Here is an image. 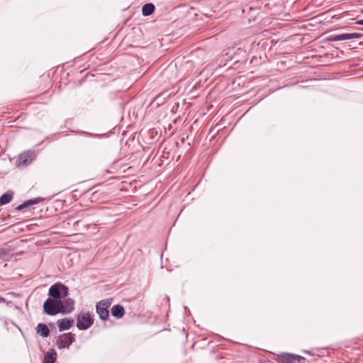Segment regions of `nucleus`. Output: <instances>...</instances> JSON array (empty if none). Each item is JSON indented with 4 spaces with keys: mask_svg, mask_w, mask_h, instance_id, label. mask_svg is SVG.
<instances>
[{
    "mask_svg": "<svg viewBox=\"0 0 363 363\" xmlns=\"http://www.w3.org/2000/svg\"><path fill=\"white\" fill-rule=\"evenodd\" d=\"M324 46L323 45H321V46H319V58H323V57L325 56L326 58H328V53L325 52L324 50Z\"/></svg>",
    "mask_w": 363,
    "mask_h": 363,
    "instance_id": "obj_18",
    "label": "nucleus"
},
{
    "mask_svg": "<svg viewBox=\"0 0 363 363\" xmlns=\"http://www.w3.org/2000/svg\"><path fill=\"white\" fill-rule=\"evenodd\" d=\"M57 359V352L54 350H50L44 355L43 363H55Z\"/></svg>",
    "mask_w": 363,
    "mask_h": 363,
    "instance_id": "obj_11",
    "label": "nucleus"
},
{
    "mask_svg": "<svg viewBox=\"0 0 363 363\" xmlns=\"http://www.w3.org/2000/svg\"><path fill=\"white\" fill-rule=\"evenodd\" d=\"M6 301L5 298L0 296V303H4Z\"/></svg>",
    "mask_w": 363,
    "mask_h": 363,
    "instance_id": "obj_22",
    "label": "nucleus"
},
{
    "mask_svg": "<svg viewBox=\"0 0 363 363\" xmlns=\"http://www.w3.org/2000/svg\"><path fill=\"white\" fill-rule=\"evenodd\" d=\"M43 200H44V199H43L41 197H38V198H35L33 199L27 200V201H24L23 203H21V205H18L16 208V211H22L32 205H35V204H37V203L41 202Z\"/></svg>",
    "mask_w": 363,
    "mask_h": 363,
    "instance_id": "obj_10",
    "label": "nucleus"
},
{
    "mask_svg": "<svg viewBox=\"0 0 363 363\" xmlns=\"http://www.w3.org/2000/svg\"><path fill=\"white\" fill-rule=\"evenodd\" d=\"M330 14V11L323 12L318 15L319 17V23H321L323 21L325 20L327 18V16Z\"/></svg>",
    "mask_w": 363,
    "mask_h": 363,
    "instance_id": "obj_19",
    "label": "nucleus"
},
{
    "mask_svg": "<svg viewBox=\"0 0 363 363\" xmlns=\"http://www.w3.org/2000/svg\"><path fill=\"white\" fill-rule=\"evenodd\" d=\"M357 24H359V25H363V19H362V20H359V21H357Z\"/></svg>",
    "mask_w": 363,
    "mask_h": 363,
    "instance_id": "obj_23",
    "label": "nucleus"
},
{
    "mask_svg": "<svg viewBox=\"0 0 363 363\" xmlns=\"http://www.w3.org/2000/svg\"><path fill=\"white\" fill-rule=\"evenodd\" d=\"M56 303V311L57 313L69 314V311H65L66 309L64 307L63 301L61 299L55 300Z\"/></svg>",
    "mask_w": 363,
    "mask_h": 363,
    "instance_id": "obj_16",
    "label": "nucleus"
},
{
    "mask_svg": "<svg viewBox=\"0 0 363 363\" xmlns=\"http://www.w3.org/2000/svg\"><path fill=\"white\" fill-rule=\"evenodd\" d=\"M65 311H69V313L72 312L74 309V301L72 298H67L63 301Z\"/></svg>",
    "mask_w": 363,
    "mask_h": 363,
    "instance_id": "obj_15",
    "label": "nucleus"
},
{
    "mask_svg": "<svg viewBox=\"0 0 363 363\" xmlns=\"http://www.w3.org/2000/svg\"><path fill=\"white\" fill-rule=\"evenodd\" d=\"M75 341V336L71 333H64L58 336L57 345L59 349L69 347Z\"/></svg>",
    "mask_w": 363,
    "mask_h": 363,
    "instance_id": "obj_4",
    "label": "nucleus"
},
{
    "mask_svg": "<svg viewBox=\"0 0 363 363\" xmlns=\"http://www.w3.org/2000/svg\"><path fill=\"white\" fill-rule=\"evenodd\" d=\"M324 58H325V57H323V58H319V66H326L330 64V62L325 61Z\"/></svg>",
    "mask_w": 363,
    "mask_h": 363,
    "instance_id": "obj_20",
    "label": "nucleus"
},
{
    "mask_svg": "<svg viewBox=\"0 0 363 363\" xmlns=\"http://www.w3.org/2000/svg\"><path fill=\"white\" fill-rule=\"evenodd\" d=\"M74 324V320L70 318H62L57 321V325L59 331L62 332L64 330H69Z\"/></svg>",
    "mask_w": 363,
    "mask_h": 363,
    "instance_id": "obj_9",
    "label": "nucleus"
},
{
    "mask_svg": "<svg viewBox=\"0 0 363 363\" xmlns=\"http://www.w3.org/2000/svg\"><path fill=\"white\" fill-rule=\"evenodd\" d=\"M111 314L116 318H121L125 314L124 308L121 305H114L111 308Z\"/></svg>",
    "mask_w": 363,
    "mask_h": 363,
    "instance_id": "obj_12",
    "label": "nucleus"
},
{
    "mask_svg": "<svg viewBox=\"0 0 363 363\" xmlns=\"http://www.w3.org/2000/svg\"><path fill=\"white\" fill-rule=\"evenodd\" d=\"M69 294L68 287L61 283L52 285L48 291V296L53 300L62 299Z\"/></svg>",
    "mask_w": 363,
    "mask_h": 363,
    "instance_id": "obj_1",
    "label": "nucleus"
},
{
    "mask_svg": "<svg viewBox=\"0 0 363 363\" xmlns=\"http://www.w3.org/2000/svg\"><path fill=\"white\" fill-rule=\"evenodd\" d=\"M35 152L33 151H28L23 153H21L18 160L17 162L18 165L27 166L31 163V162L34 160Z\"/></svg>",
    "mask_w": 363,
    "mask_h": 363,
    "instance_id": "obj_6",
    "label": "nucleus"
},
{
    "mask_svg": "<svg viewBox=\"0 0 363 363\" xmlns=\"http://www.w3.org/2000/svg\"><path fill=\"white\" fill-rule=\"evenodd\" d=\"M111 302V299H103L99 301L96 305V313L99 318L103 321L108 320L109 311L108 308L110 307Z\"/></svg>",
    "mask_w": 363,
    "mask_h": 363,
    "instance_id": "obj_2",
    "label": "nucleus"
},
{
    "mask_svg": "<svg viewBox=\"0 0 363 363\" xmlns=\"http://www.w3.org/2000/svg\"><path fill=\"white\" fill-rule=\"evenodd\" d=\"M316 79H311L310 80L306 81V83H315Z\"/></svg>",
    "mask_w": 363,
    "mask_h": 363,
    "instance_id": "obj_21",
    "label": "nucleus"
},
{
    "mask_svg": "<svg viewBox=\"0 0 363 363\" xmlns=\"http://www.w3.org/2000/svg\"><path fill=\"white\" fill-rule=\"evenodd\" d=\"M56 303L55 300L50 298L45 300L43 303V311L45 314L49 315H55L57 314L56 311Z\"/></svg>",
    "mask_w": 363,
    "mask_h": 363,
    "instance_id": "obj_7",
    "label": "nucleus"
},
{
    "mask_svg": "<svg viewBox=\"0 0 363 363\" xmlns=\"http://www.w3.org/2000/svg\"><path fill=\"white\" fill-rule=\"evenodd\" d=\"M303 357L299 355L289 353H283L276 358L278 363H300Z\"/></svg>",
    "mask_w": 363,
    "mask_h": 363,
    "instance_id": "obj_5",
    "label": "nucleus"
},
{
    "mask_svg": "<svg viewBox=\"0 0 363 363\" xmlns=\"http://www.w3.org/2000/svg\"><path fill=\"white\" fill-rule=\"evenodd\" d=\"M363 36L362 34L358 33H342L334 35L333 40H346L354 38H361Z\"/></svg>",
    "mask_w": 363,
    "mask_h": 363,
    "instance_id": "obj_8",
    "label": "nucleus"
},
{
    "mask_svg": "<svg viewBox=\"0 0 363 363\" xmlns=\"http://www.w3.org/2000/svg\"><path fill=\"white\" fill-rule=\"evenodd\" d=\"M311 86V85H305V86H303V87H309V86Z\"/></svg>",
    "mask_w": 363,
    "mask_h": 363,
    "instance_id": "obj_24",
    "label": "nucleus"
},
{
    "mask_svg": "<svg viewBox=\"0 0 363 363\" xmlns=\"http://www.w3.org/2000/svg\"><path fill=\"white\" fill-rule=\"evenodd\" d=\"M12 199V194L9 192L4 194L0 197V205H5L9 203Z\"/></svg>",
    "mask_w": 363,
    "mask_h": 363,
    "instance_id": "obj_17",
    "label": "nucleus"
},
{
    "mask_svg": "<svg viewBox=\"0 0 363 363\" xmlns=\"http://www.w3.org/2000/svg\"><path fill=\"white\" fill-rule=\"evenodd\" d=\"M155 6L152 3H147L142 8V13L144 16H148L154 13Z\"/></svg>",
    "mask_w": 363,
    "mask_h": 363,
    "instance_id": "obj_13",
    "label": "nucleus"
},
{
    "mask_svg": "<svg viewBox=\"0 0 363 363\" xmlns=\"http://www.w3.org/2000/svg\"><path fill=\"white\" fill-rule=\"evenodd\" d=\"M37 333L43 337H47L50 334V330L47 325L44 323H39L36 328Z\"/></svg>",
    "mask_w": 363,
    "mask_h": 363,
    "instance_id": "obj_14",
    "label": "nucleus"
},
{
    "mask_svg": "<svg viewBox=\"0 0 363 363\" xmlns=\"http://www.w3.org/2000/svg\"><path fill=\"white\" fill-rule=\"evenodd\" d=\"M94 323V319L90 313H81L77 317V327L80 330L89 329Z\"/></svg>",
    "mask_w": 363,
    "mask_h": 363,
    "instance_id": "obj_3",
    "label": "nucleus"
}]
</instances>
